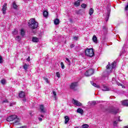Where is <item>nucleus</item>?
Masks as SVG:
<instances>
[{
    "label": "nucleus",
    "mask_w": 128,
    "mask_h": 128,
    "mask_svg": "<svg viewBox=\"0 0 128 128\" xmlns=\"http://www.w3.org/2000/svg\"><path fill=\"white\" fill-rule=\"evenodd\" d=\"M82 12H84L83 10L80 9L78 10H76V12L77 14H82Z\"/></svg>",
    "instance_id": "obj_23"
},
{
    "label": "nucleus",
    "mask_w": 128,
    "mask_h": 128,
    "mask_svg": "<svg viewBox=\"0 0 128 128\" xmlns=\"http://www.w3.org/2000/svg\"><path fill=\"white\" fill-rule=\"evenodd\" d=\"M85 54L87 56H90L92 58L94 56V49L92 48H87L85 50Z\"/></svg>",
    "instance_id": "obj_4"
},
{
    "label": "nucleus",
    "mask_w": 128,
    "mask_h": 128,
    "mask_svg": "<svg viewBox=\"0 0 128 128\" xmlns=\"http://www.w3.org/2000/svg\"><path fill=\"white\" fill-rule=\"evenodd\" d=\"M32 42H39L38 38L36 37H32Z\"/></svg>",
    "instance_id": "obj_15"
},
{
    "label": "nucleus",
    "mask_w": 128,
    "mask_h": 128,
    "mask_svg": "<svg viewBox=\"0 0 128 128\" xmlns=\"http://www.w3.org/2000/svg\"><path fill=\"white\" fill-rule=\"evenodd\" d=\"M60 24V20L58 18H56L54 20V24L56 26H58Z\"/></svg>",
    "instance_id": "obj_18"
},
{
    "label": "nucleus",
    "mask_w": 128,
    "mask_h": 128,
    "mask_svg": "<svg viewBox=\"0 0 128 128\" xmlns=\"http://www.w3.org/2000/svg\"><path fill=\"white\" fill-rule=\"evenodd\" d=\"M109 112L111 114H116L118 113V108L111 107L109 110Z\"/></svg>",
    "instance_id": "obj_6"
},
{
    "label": "nucleus",
    "mask_w": 128,
    "mask_h": 128,
    "mask_svg": "<svg viewBox=\"0 0 128 128\" xmlns=\"http://www.w3.org/2000/svg\"><path fill=\"white\" fill-rule=\"evenodd\" d=\"M96 102L95 101H93L92 102H88V104H90V106H94Z\"/></svg>",
    "instance_id": "obj_26"
},
{
    "label": "nucleus",
    "mask_w": 128,
    "mask_h": 128,
    "mask_svg": "<svg viewBox=\"0 0 128 128\" xmlns=\"http://www.w3.org/2000/svg\"><path fill=\"white\" fill-rule=\"evenodd\" d=\"M102 90L103 92H108V90H110V88H108V86H104L103 88H102Z\"/></svg>",
    "instance_id": "obj_12"
},
{
    "label": "nucleus",
    "mask_w": 128,
    "mask_h": 128,
    "mask_svg": "<svg viewBox=\"0 0 128 128\" xmlns=\"http://www.w3.org/2000/svg\"><path fill=\"white\" fill-rule=\"evenodd\" d=\"M124 128H128V126H126L124 127Z\"/></svg>",
    "instance_id": "obj_54"
},
{
    "label": "nucleus",
    "mask_w": 128,
    "mask_h": 128,
    "mask_svg": "<svg viewBox=\"0 0 128 128\" xmlns=\"http://www.w3.org/2000/svg\"><path fill=\"white\" fill-rule=\"evenodd\" d=\"M14 36H16V34H18V30L14 29V30L12 32Z\"/></svg>",
    "instance_id": "obj_32"
},
{
    "label": "nucleus",
    "mask_w": 128,
    "mask_h": 128,
    "mask_svg": "<svg viewBox=\"0 0 128 128\" xmlns=\"http://www.w3.org/2000/svg\"><path fill=\"white\" fill-rule=\"evenodd\" d=\"M110 9L108 10L107 16L106 18V22L108 20V18H110Z\"/></svg>",
    "instance_id": "obj_11"
},
{
    "label": "nucleus",
    "mask_w": 128,
    "mask_h": 128,
    "mask_svg": "<svg viewBox=\"0 0 128 128\" xmlns=\"http://www.w3.org/2000/svg\"><path fill=\"white\" fill-rule=\"evenodd\" d=\"M16 40H18V42H20L22 38L20 36H17L16 38Z\"/></svg>",
    "instance_id": "obj_33"
},
{
    "label": "nucleus",
    "mask_w": 128,
    "mask_h": 128,
    "mask_svg": "<svg viewBox=\"0 0 128 128\" xmlns=\"http://www.w3.org/2000/svg\"><path fill=\"white\" fill-rule=\"evenodd\" d=\"M27 60L28 62H30V56H28V58H27Z\"/></svg>",
    "instance_id": "obj_49"
},
{
    "label": "nucleus",
    "mask_w": 128,
    "mask_h": 128,
    "mask_svg": "<svg viewBox=\"0 0 128 128\" xmlns=\"http://www.w3.org/2000/svg\"><path fill=\"white\" fill-rule=\"evenodd\" d=\"M108 28H106V26H103V30H104V32H106Z\"/></svg>",
    "instance_id": "obj_43"
},
{
    "label": "nucleus",
    "mask_w": 128,
    "mask_h": 128,
    "mask_svg": "<svg viewBox=\"0 0 128 128\" xmlns=\"http://www.w3.org/2000/svg\"><path fill=\"white\" fill-rule=\"evenodd\" d=\"M40 110L41 112H44V113L46 112V108H44V105L42 104L40 105Z\"/></svg>",
    "instance_id": "obj_9"
},
{
    "label": "nucleus",
    "mask_w": 128,
    "mask_h": 128,
    "mask_svg": "<svg viewBox=\"0 0 128 128\" xmlns=\"http://www.w3.org/2000/svg\"><path fill=\"white\" fill-rule=\"evenodd\" d=\"M66 62L67 64H68V66H70V59H68V58H66Z\"/></svg>",
    "instance_id": "obj_31"
},
{
    "label": "nucleus",
    "mask_w": 128,
    "mask_h": 128,
    "mask_svg": "<svg viewBox=\"0 0 128 128\" xmlns=\"http://www.w3.org/2000/svg\"><path fill=\"white\" fill-rule=\"evenodd\" d=\"M2 62V58L0 56V64Z\"/></svg>",
    "instance_id": "obj_46"
},
{
    "label": "nucleus",
    "mask_w": 128,
    "mask_h": 128,
    "mask_svg": "<svg viewBox=\"0 0 128 128\" xmlns=\"http://www.w3.org/2000/svg\"><path fill=\"white\" fill-rule=\"evenodd\" d=\"M120 116L118 117V122H122V120H120Z\"/></svg>",
    "instance_id": "obj_52"
},
{
    "label": "nucleus",
    "mask_w": 128,
    "mask_h": 128,
    "mask_svg": "<svg viewBox=\"0 0 128 128\" xmlns=\"http://www.w3.org/2000/svg\"><path fill=\"white\" fill-rule=\"evenodd\" d=\"M74 5L76 6H80V1L78 0V1L76 2H74Z\"/></svg>",
    "instance_id": "obj_19"
},
{
    "label": "nucleus",
    "mask_w": 128,
    "mask_h": 128,
    "mask_svg": "<svg viewBox=\"0 0 128 128\" xmlns=\"http://www.w3.org/2000/svg\"><path fill=\"white\" fill-rule=\"evenodd\" d=\"M92 14H94V9L92 8H90L89 11V14L92 16Z\"/></svg>",
    "instance_id": "obj_25"
},
{
    "label": "nucleus",
    "mask_w": 128,
    "mask_h": 128,
    "mask_svg": "<svg viewBox=\"0 0 128 128\" xmlns=\"http://www.w3.org/2000/svg\"><path fill=\"white\" fill-rule=\"evenodd\" d=\"M20 34L21 36H24V29H21Z\"/></svg>",
    "instance_id": "obj_29"
},
{
    "label": "nucleus",
    "mask_w": 128,
    "mask_h": 128,
    "mask_svg": "<svg viewBox=\"0 0 128 128\" xmlns=\"http://www.w3.org/2000/svg\"><path fill=\"white\" fill-rule=\"evenodd\" d=\"M94 74V70L90 68L86 71L84 75L86 76H90Z\"/></svg>",
    "instance_id": "obj_5"
},
{
    "label": "nucleus",
    "mask_w": 128,
    "mask_h": 128,
    "mask_svg": "<svg viewBox=\"0 0 128 128\" xmlns=\"http://www.w3.org/2000/svg\"><path fill=\"white\" fill-rule=\"evenodd\" d=\"M78 86V82H75L72 83L70 85V88L72 90H76V88Z\"/></svg>",
    "instance_id": "obj_8"
},
{
    "label": "nucleus",
    "mask_w": 128,
    "mask_h": 128,
    "mask_svg": "<svg viewBox=\"0 0 128 128\" xmlns=\"http://www.w3.org/2000/svg\"><path fill=\"white\" fill-rule=\"evenodd\" d=\"M81 6L82 8H86V4H81Z\"/></svg>",
    "instance_id": "obj_36"
},
{
    "label": "nucleus",
    "mask_w": 128,
    "mask_h": 128,
    "mask_svg": "<svg viewBox=\"0 0 128 128\" xmlns=\"http://www.w3.org/2000/svg\"><path fill=\"white\" fill-rule=\"evenodd\" d=\"M125 10H128V3L125 6Z\"/></svg>",
    "instance_id": "obj_45"
},
{
    "label": "nucleus",
    "mask_w": 128,
    "mask_h": 128,
    "mask_svg": "<svg viewBox=\"0 0 128 128\" xmlns=\"http://www.w3.org/2000/svg\"><path fill=\"white\" fill-rule=\"evenodd\" d=\"M117 84L118 86H122V88H124V86L122 84H120V82H117Z\"/></svg>",
    "instance_id": "obj_40"
},
{
    "label": "nucleus",
    "mask_w": 128,
    "mask_h": 128,
    "mask_svg": "<svg viewBox=\"0 0 128 128\" xmlns=\"http://www.w3.org/2000/svg\"><path fill=\"white\" fill-rule=\"evenodd\" d=\"M43 16L44 18H47L48 16V12L47 11H44L43 12Z\"/></svg>",
    "instance_id": "obj_21"
},
{
    "label": "nucleus",
    "mask_w": 128,
    "mask_h": 128,
    "mask_svg": "<svg viewBox=\"0 0 128 128\" xmlns=\"http://www.w3.org/2000/svg\"><path fill=\"white\" fill-rule=\"evenodd\" d=\"M16 121L14 122V126L20 124V119L18 118V116L16 115H12L8 117L6 119L7 122H12V120Z\"/></svg>",
    "instance_id": "obj_3"
},
{
    "label": "nucleus",
    "mask_w": 128,
    "mask_h": 128,
    "mask_svg": "<svg viewBox=\"0 0 128 128\" xmlns=\"http://www.w3.org/2000/svg\"><path fill=\"white\" fill-rule=\"evenodd\" d=\"M25 96H26V94H24V92L21 91L19 93V98H24Z\"/></svg>",
    "instance_id": "obj_13"
},
{
    "label": "nucleus",
    "mask_w": 128,
    "mask_h": 128,
    "mask_svg": "<svg viewBox=\"0 0 128 128\" xmlns=\"http://www.w3.org/2000/svg\"><path fill=\"white\" fill-rule=\"evenodd\" d=\"M42 118H44V115H41Z\"/></svg>",
    "instance_id": "obj_55"
},
{
    "label": "nucleus",
    "mask_w": 128,
    "mask_h": 128,
    "mask_svg": "<svg viewBox=\"0 0 128 128\" xmlns=\"http://www.w3.org/2000/svg\"><path fill=\"white\" fill-rule=\"evenodd\" d=\"M1 84H6V80L5 79L2 80Z\"/></svg>",
    "instance_id": "obj_35"
},
{
    "label": "nucleus",
    "mask_w": 128,
    "mask_h": 128,
    "mask_svg": "<svg viewBox=\"0 0 128 128\" xmlns=\"http://www.w3.org/2000/svg\"><path fill=\"white\" fill-rule=\"evenodd\" d=\"M70 48H74V44H72L70 45Z\"/></svg>",
    "instance_id": "obj_48"
},
{
    "label": "nucleus",
    "mask_w": 128,
    "mask_h": 128,
    "mask_svg": "<svg viewBox=\"0 0 128 128\" xmlns=\"http://www.w3.org/2000/svg\"><path fill=\"white\" fill-rule=\"evenodd\" d=\"M116 62H113L112 63L111 65L110 62H108V64L106 66V73L107 74V75L108 76L110 72H112V70L116 68Z\"/></svg>",
    "instance_id": "obj_1"
},
{
    "label": "nucleus",
    "mask_w": 128,
    "mask_h": 128,
    "mask_svg": "<svg viewBox=\"0 0 128 128\" xmlns=\"http://www.w3.org/2000/svg\"><path fill=\"white\" fill-rule=\"evenodd\" d=\"M122 106H128V100H124L122 101Z\"/></svg>",
    "instance_id": "obj_14"
},
{
    "label": "nucleus",
    "mask_w": 128,
    "mask_h": 128,
    "mask_svg": "<svg viewBox=\"0 0 128 128\" xmlns=\"http://www.w3.org/2000/svg\"><path fill=\"white\" fill-rule=\"evenodd\" d=\"M72 102L76 106H80L82 105V103L74 99H72Z\"/></svg>",
    "instance_id": "obj_7"
},
{
    "label": "nucleus",
    "mask_w": 128,
    "mask_h": 128,
    "mask_svg": "<svg viewBox=\"0 0 128 128\" xmlns=\"http://www.w3.org/2000/svg\"><path fill=\"white\" fill-rule=\"evenodd\" d=\"M38 120L40 122H42V118H38Z\"/></svg>",
    "instance_id": "obj_51"
},
{
    "label": "nucleus",
    "mask_w": 128,
    "mask_h": 128,
    "mask_svg": "<svg viewBox=\"0 0 128 128\" xmlns=\"http://www.w3.org/2000/svg\"><path fill=\"white\" fill-rule=\"evenodd\" d=\"M92 40L94 42H95V44H96V42H98V38H96V35H94L92 37Z\"/></svg>",
    "instance_id": "obj_16"
},
{
    "label": "nucleus",
    "mask_w": 128,
    "mask_h": 128,
    "mask_svg": "<svg viewBox=\"0 0 128 128\" xmlns=\"http://www.w3.org/2000/svg\"><path fill=\"white\" fill-rule=\"evenodd\" d=\"M90 84H92V86H94L95 88H100V86L96 84V83H94V82L92 81L90 82Z\"/></svg>",
    "instance_id": "obj_20"
},
{
    "label": "nucleus",
    "mask_w": 128,
    "mask_h": 128,
    "mask_svg": "<svg viewBox=\"0 0 128 128\" xmlns=\"http://www.w3.org/2000/svg\"><path fill=\"white\" fill-rule=\"evenodd\" d=\"M44 80H45V82H46L47 84H48V82H48V78L44 77Z\"/></svg>",
    "instance_id": "obj_37"
},
{
    "label": "nucleus",
    "mask_w": 128,
    "mask_h": 128,
    "mask_svg": "<svg viewBox=\"0 0 128 128\" xmlns=\"http://www.w3.org/2000/svg\"><path fill=\"white\" fill-rule=\"evenodd\" d=\"M32 111H30L29 112V114H30L31 116H32Z\"/></svg>",
    "instance_id": "obj_47"
},
{
    "label": "nucleus",
    "mask_w": 128,
    "mask_h": 128,
    "mask_svg": "<svg viewBox=\"0 0 128 128\" xmlns=\"http://www.w3.org/2000/svg\"><path fill=\"white\" fill-rule=\"evenodd\" d=\"M52 92L55 100H56V92L55 91H53Z\"/></svg>",
    "instance_id": "obj_34"
},
{
    "label": "nucleus",
    "mask_w": 128,
    "mask_h": 128,
    "mask_svg": "<svg viewBox=\"0 0 128 128\" xmlns=\"http://www.w3.org/2000/svg\"><path fill=\"white\" fill-rule=\"evenodd\" d=\"M32 32H34V31L32 30Z\"/></svg>",
    "instance_id": "obj_56"
},
{
    "label": "nucleus",
    "mask_w": 128,
    "mask_h": 128,
    "mask_svg": "<svg viewBox=\"0 0 128 128\" xmlns=\"http://www.w3.org/2000/svg\"><path fill=\"white\" fill-rule=\"evenodd\" d=\"M89 126H90L88 124H84L82 126V128H88Z\"/></svg>",
    "instance_id": "obj_27"
},
{
    "label": "nucleus",
    "mask_w": 128,
    "mask_h": 128,
    "mask_svg": "<svg viewBox=\"0 0 128 128\" xmlns=\"http://www.w3.org/2000/svg\"><path fill=\"white\" fill-rule=\"evenodd\" d=\"M61 66H62V70H64V62H61Z\"/></svg>",
    "instance_id": "obj_41"
},
{
    "label": "nucleus",
    "mask_w": 128,
    "mask_h": 128,
    "mask_svg": "<svg viewBox=\"0 0 128 128\" xmlns=\"http://www.w3.org/2000/svg\"><path fill=\"white\" fill-rule=\"evenodd\" d=\"M23 102H26V98H24L23 99Z\"/></svg>",
    "instance_id": "obj_53"
},
{
    "label": "nucleus",
    "mask_w": 128,
    "mask_h": 128,
    "mask_svg": "<svg viewBox=\"0 0 128 128\" xmlns=\"http://www.w3.org/2000/svg\"><path fill=\"white\" fill-rule=\"evenodd\" d=\"M28 66H29L26 64H24V65L23 66V68H24V70H28Z\"/></svg>",
    "instance_id": "obj_24"
},
{
    "label": "nucleus",
    "mask_w": 128,
    "mask_h": 128,
    "mask_svg": "<svg viewBox=\"0 0 128 128\" xmlns=\"http://www.w3.org/2000/svg\"><path fill=\"white\" fill-rule=\"evenodd\" d=\"M74 40H78V36H74Z\"/></svg>",
    "instance_id": "obj_44"
},
{
    "label": "nucleus",
    "mask_w": 128,
    "mask_h": 128,
    "mask_svg": "<svg viewBox=\"0 0 128 128\" xmlns=\"http://www.w3.org/2000/svg\"><path fill=\"white\" fill-rule=\"evenodd\" d=\"M28 26L31 30H36V28H38V24L34 19L32 18L30 20L29 22H28Z\"/></svg>",
    "instance_id": "obj_2"
},
{
    "label": "nucleus",
    "mask_w": 128,
    "mask_h": 128,
    "mask_svg": "<svg viewBox=\"0 0 128 128\" xmlns=\"http://www.w3.org/2000/svg\"><path fill=\"white\" fill-rule=\"evenodd\" d=\"M56 76L58 78H60V74L58 72H56Z\"/></svg>",
    "instance_id": "obj_38"
},
{
    "label": "nucleus",
    "mask_w": 128,
    "mask_h": 128,
    "mask_svg": "<svg viewBox=\"0 0 128 128\" xmlns=\"http://www.w3.org/2000/svg\"><path fill=\"white\" fill-rule=\"evenodd\" d=\"M126 53V50H124L122 49V52H120V56H122L124 54Z\"/></svg>",
    "instance_id": "obj_30"
},
{
    "label": "nucleus",
    "mask_w": 128,
    "mask_h": 128,
    "mask_svg": "<svg viewBox=\"0 0 128 128\" xmlns=\"http://www.w3.org/2000/svg\"><path fill=\"white\" fill-rule=\"evenodd\" d=\"M113 124L114 126H116V124H118V121H114Z\"/></svg>",
    "instance_id": "obj_39"
},
{
    "label": "nucleus",
    "mask_w": 128,
    "mask_h": 128,
    "mask_svg": "<svg viewBox=\"0 0 128 128\" xmlns=\"http://www.w3.org/2000/svg\"><path fill=\"white\" fill-rule=\"evenodd\" d=\"M3 102H8V100H4L3 101Z\"/></svg>",
    "instance_id": "obj_50"
},
{
    "label": "nucleus",
    "mask_w": 128,
    "mask_h": 128,
    "mask_svg": "<svg viewBox=\"0 0 128 128\" xmlns=\"http://www.w3.org/2000/svg\"><path fill=\"white\" fill-rule=\"evenodd\" d=\"M6 6H8V4L6 3H4L2 6V12L3 14H6Z\"/></svg>",
    "instance_id": "obj_10"
},
{
    "label": "nucleus",
    "mask_w": 128,
    "mask_h": 128,
    "mask_svg": "<svg viewBox=\"0 0 128 128\" xmlns=\"http://www.w3.org/2000/svg\"><path fill=\"white\" fill-rule=\"evenodd\" d=\"M16 104V102H11L10 103V106H14Z\"/></svg>",
    "instance_id": "obj_42"
},
{
    "label": "nucleus",
    "mask_w": 128,
    "mask_h": 128,
    "mask_svg": "<svg viewBox=\"0 0 128 128\" xmlns=\"http://www.w3.org/2000/svg\"><path fill=\"white\" fill-rule=\"evenodd\" d=\"M77 112L78 114H84V110H82L81 108H78L77 110Z\"/></svg>",
    "instance_id": "obj_17"
},
{
    "label": "nucleus",
    "mask_w": 128,
    "mask_h": 128,
    "mask_svg": "<svg viewBox=\"0 0 128 128\" xmlns=\"http://www.w3.org/2000/svg\"><path fill=\"white\" fill-rule=\"evenodd\" d=\"M13 8L14 10H16V8H18V6L16 4V2H13Z\"/></svg>",
    "instance_id": "obj_28"
},
{
    "label": "nucleus",
    "mask_w": 128,
    "mask_h": 128,
    "mask_svg": "<svg viewBox=\"0 0 128 128\" xmlns=\"http://www.w3.org/2000/svg\"><path fill=\"white\" fill-rule=\"evenodd\" d=\"M64 118H65L64 122L66 124L68 122V121L70 120V118H68V116H65Z\"/></svg>",
    "instance_id": "obj_22"
}]
</instances>
